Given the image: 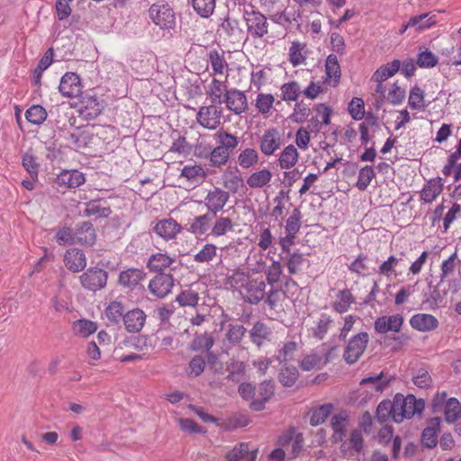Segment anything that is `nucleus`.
I'll use <instances>...</instances> for the list:
<instances>
[{"mask_svg": "<svg viewBox=\"0 0 461 461\" xmlns=\"http://www.w3.org/2000/svg\"><path fill=\"white\" fill-rule=\"evenodd\" d=\"M281 98L285 102L296 101L303 93L297 81L285 83L280 87Z\"/></svg>", "mask_w": 461, "mask_h": 461, "instance_id": "09e8293b", "label": "nucleus"}, {"mask_svg": "<svg viewBox=\"0 0 461 461\" xmlns=\"http://www.w3.org/2000/svg\"><path fill=\"white\" fill-rule=\"evenodd\" d=\"M194 11L201 18H209L214 13L216 0H188Z\"/></svg>", "mask_w": 461, "mask_h": 461, "instance_id": "58836bf2", "label": "nucleus"}, {"mask_svg": "<svg viewBox=\"0 0 461 461\" xmlns=\"http://www.w3.org/2000/svg\"><path fill=\"white\" fill-rule=\"evenodd\" d=\"M297 349V343L294 340H287L279 348L276 354V359L279 363H285L294 357V354Z\"/></svg>", "mask_w": 461, "mask_h": 461, "instance_id": "bf43d9fd", "label": "nucleus"}, {"mask_svg": "<svg viewBox=\"0 0 461 461\" xmlns=\"http://www.w3.org/2000/svg\"><path fill=\"white\" fill-rule=\"evenodd\" d=\"M146 273L139 268H128L119 275L118 282L124 288L134 289L145 278Z\"/></svg>", "mask_w": 461, "mask_h": 461, "instance_id": "4be33fe9", "label": "nucleus"}, {"mask_svg": "<svg viewBox=\"0 0 461 461\" xmlns=\"http://www.w3.org/2000/svg\"><path fill=\"white\" fill-rule=\"evenodd\" d=\"M215 216L212 213L206 212L195 216L189 223L187 230L195 236H202L211 230L212 222Z\"/></svg>", "mask_w": 461, "mask_h": 461, "instance_id": "5701e85b", "label": "nucleus"}, {"mask_svg": "<svg viewBox=\"0 0 461 461\" xmlns=\"http://www.w3.org/2000/svg\"><path fill=\"white\" fill-rule=\"evenodd\" d=\"M299 158L297 149L290 144L279 155L278 165L282 169H290L296 165Z\"/></svg>", "mask_w": 461, "mask_h": 461, "instance_id": "72a5a7b5", "label": "nucleus"}, {"mask_svg": "<svg viewBox=\"0 0 461 461\" xmlns=\"http://www.w3.org/2000/svg\"><path fill=\"white\" fill-rule=\"evenodd\" d=\"M225 81L212 78L211 83L205 87V92L212 104H221L223 103L224 94L228 92Z\"/></svg>", "mask_w": 461, "mask_h": 461, "instance_id": "bb28decb", "label": "nucleus"}, {"mask_svg": "<svg viewBox=\"0 0 461 461\" xmlns=\"http://www.w3.org/2000/svg\"><path fill=\"white\" fill-rule=\"evenodd\" d=\"M272 173L267 168H263L261 170L256 171L252 173L247 178V185L250 188H261L267 185L272 179Z\"/></svg>", "mask_w": 461, "mask_h": 461, "instance_id": "a19ab883", "label": "nucleus"}, {"mask_svg": "<svg viewBox=\"0 0 461 461\" xmlns=\"http://www.w3.org/2000/svg\"><path fill=\"white\" fill-rule=\"evenodd\" d=\"M333 409L331 403H327L315 409L310 417V424L312 426H318L322 424L325 420L330 415Z\"/></svg>", "mask_w": 461, "mask_h": 461, "instance_id": "6e6d98bb", "label": "nucleus"}, {"mask_svg": "<svg viewBox=\"0 0 461 461\" xmlns=\"http://www.w3.org/2000/svg\"><path fill=\"white\" fill-rule=\"evenodd\" d=\"M408 104L412 110H421L427 106L424 104V91L420 86H414L411 87Z\"/></svg>", "mask_w": 461, "mask_h": 461, "instance_id": "13d9d810", "label": "nucleus"}, {"mask_svg": "<svg viewBox=\"0 0 461 461\" xmlns=\"http://www.w3.org/2000/svg\"><path fill=\"white\" fill-rule=\"evenodd\" d=\"M375 176V173L372 166L363 167L358 173L357 181L356 184L357 187L360 191H365Z\"/></svg>", "mask_w": 461, "mask_h": 461, "instance_id": "e2e57ef3", "label": "nucleus"}, {"mask_svg": "<svg viewBox=\"0 0 461 461\" xmlns=\"http://www.w3.org/2000/svg\"><path fill=\"white\" fill-rule=\"evenodd\" d=\"M182 227L172 218L158 221L154 231L166 240L174 239L180 232Z\"/></svg>", "mask_w": 461, "mask_h": 461, "instance_id": "b1692460", "label": "nucleus"}, {"mask_svg": "<svg viewBox=\"0 0 461 461\" xmlns=\"http://www.w3.org/2000/svg\"><path fill=\"white\" fill-rule=\"evenodd\" d=\"M275 393V383L272 380H266L259 384L258 397L253 400L249 408L252 411H259L265 409L266 403L271 399Z\"/></svg>", "mask_w": 461, "mask_h": 461, "instance_id": "f3484780", "label": "nucleus"}, {"mask_svg": "<svg viewBox=\"0 0 461 461\" xmlns=\"http://www.w3.org/2000/svg\"><path fill=\"white\" fill-rule=\"evenodd\" d=\"M64 263L70 271L79 272L86 267V258L82 250L70 249L65 253Z\"/></svg>", "mask_w": 461, "mask_h": 461, "instance_id": "412c9836", "label": "nucleus"}, {"mask_svg": "<svg viewBox=\"0 0 461 461\" xmlns=\"http://www.w3.org/2000/svg\"><path fill=\"white\" fill-rule=\"evenodd\" d=\"M369 341V335L361 331L351 337L344 349L343 359L348 365H354L363 356Z\"/></svg>", "mask_w": 461, "mask_h": 461, "instance_id": "7ed1b4c3", "label": "nucleus"}, {"mask_svg": "<svg viewBox=\"0 0 461 461\" xmlns=\"http://www.w3.org/2000/svg\"><path fill=\"white\" fill-rule=\"evenodd\" d=\"M216 104H212L199 108L195 120L203 128L213 131L220 126L222 117V108Z\"/></svg>", "mask_w": 461, "mask_h": 461, "instance_id": "39448f33", "label": "nucleus"}, {"mask_svg": "<svg viewBox=\"0 0 461 461\" xmlns=\"http://www.w3.org/2000/svg\"><path fill=\"white\" fill-rule=\"evenodd\" d=\"M348 424V416L346 411H340L331 418L330 427L333 431L332 439L335 443L343 441L346 438Z\"/></svg>", "mask_w": 461, "mask_h": 461, "instance_id": "aec40b11", "label": "nucleus"}, {"mask_svg": "<svg viewBox=\"0 0 461 461\" xmlns=\"http://www.w3.org/2000/svg\"><path fill=\"white\" fill-rule=\"evenodd\" d=\"M436 23V15L430 13H425L410 18L407 26H412L416 31H423L429 29Z\"/></svg>", "mask_w": 461, "mask_h": 461, "instance_id": "37998d69", "label": "nucleus"}, {"mask_svg": "<svg viewBox=\"0 0 461 461\" xmlns=\"http://www.w3.org/2000/svg\"><path fill=\"white\" fill-rule=\"evenodd\" d=\"M355 302L356 300L351 291L345 288L338 292L336 300L332 303V309L336 312L342 314L347 312Z\"/></svg>", "mask_w": 461, "mask_h": 461, "instance_id": "c756f323", "label": "nucleus"}, {"mask_svg": "<svg viewBox=\"0 0 461 461\" xmlns=\"http://www.w3.org/2000/svg\"><path fill=\"white\" fill-rule=\"evenodd\" d=\"M208 64L212 69V75H223L224 71H228V63L224 58V52L212 50L208 53Z\"/></svg>", "mask_w": 461, "mask_h": 461, "instance_id": "2f4dec72", "label": "nucleus"}, {"mask_svg": "<svg viewBox=\"0 0 461 461\" xmlns=\"http://www.w3.org/2000/svg\"><path fill=\"white\" fill-rule=\"evenodd\" d=\"M326 76L328 78L334 79V86L339 82L340 78V66L339 64V60L337 57L333 54H330L327 57L326 64H325Z\"/></svg>", "mask_w": 461, "mask_h": 461, "instance_id": "4d7b16f0", "label": "nucleus"}, {"mask_svg": "<svg viewBox=\"0 0 461 461\" xmlns=\"http://www.w3.org/2000/svg\"><path fill=\"white\" fill-rule=\"evenodd\" d=\"M146 319L147 315L143 310L134 308L125 312L122 321L129 333H138L143 329Z\"/></svg>", "mask_w": 461, "mask_h": 461, "instance_id": "4468645a", "label": "nucleus"}, {"mask_svg": "<svg viewBox=\"0 0 461 461\" xmlns=\"http://www.w3.org/2000/svg\"><path fill=\"white\" fill-rule=\"evenodd\" d=\"M401 68V62L394 59L385 65L381 66L373 75L372 79L375 82H384L394 76Z\"/></svg>", "mask_w": 461, "mask_h": 461, "instance_id": "e433bc0d", "label": "nucleus"}, {"mask_svg": "<svg viewBox=\"0 0 461 461\" xmlns=\"http://www.w3.org/2000/svg\"><path fill=\"white\" fill-rule=\"evenodd\" d=\"M443 191L440 177L432 178L427 182L420 192V199L426 203H431Z\"/></svg>", "mask_w": 461, "mask_h": 461, "instance_id": "a878e982", "label": "nucleus"}, {"mask_svg": "<svg viewBox=\"0 0 461 461\" xmlns=\"http://www.w3.org/2000/svg\"><path fill=\"white\" fill-rule=\"evenodd\" d=\"M302 213L298 208H294L285 222V232L296 236L301 228Z\"/></svg>", "mask_w": 461, "mask_h": 461, "instance_id": "774afa93", "label": "nucleus"}, {"mask_svg": "<svg viewBox=\"0 0 461 461\" xmlns=\"http://www.w3.org/2000/svg\"><path fill=\"white\" fill-rule=\"evenodd\" d=\"M22 164L31 178L37 180L40 165L37 162V158L32 151H27L23 155Z\"/></svg>", "mask_w": 461, "mask_h": 461, "instance_id": "864d4df0", "label": "nucleus"}, {"mask_svg": "<svg viewBox=\"0 0 461 461\" xmlns=\"http://www.w3.org/2000/svg\"><path fill=\"white\" fill-rule=\"evenodd\" d=\"M249 35L252 38H263L268 32L267 17L258 11H245L243 14Z\"/></svg>", "mask_w": 461, "mask_h": 461, "instance_id": "423d86ee", "label": "nucleus"}, {"mask_svg": "<svg viewBox=\"0 0 461 461\" xmlns=\"http://www.w3.org/2000/svg\"><path fill=\"white\" fill-rule=\"evenodd\" d=\"M457 253L454 252L449 256V258L444 260L440 266V275H439V283H444L448 277H450L454 273H456L457 267Z\"/></svg>", "mask_w": 461, "mask_h": 461, "instance_id": "8fccbe9b", "label": "nucleus"}, {"mask_svg": "<svg viewBox=\"0 0 461 461\" xmlns=\"http://www.w3.org/2000/svg\"><path fill=\"white\" fill-rule=\"evenodd\" d=\"M124 312L125 308L122 303L113 301L105 308L104 313L110 323L117 325L123 321Z\"/></svg>", "mask_w": 461, "mask_h": 461, "instance_id": "ea45409f", "label": "nucleus"}, {"mask_svg": "<svg viewBox=\"0 0 461 461\" xmlns=\"http://www.w3.org/2000/svg\"><path fill=\"white\" fill-rule=\"evenodd\" d=\"M249 335L250 341L258 348H261L272 341L274 333L267 324L257 321L249 331Z\"/></svg>", "mask_w": 461, "mask_h": 461, "instance_id": "ddd939ff", "label": "nucleus"}, {"mask_svg": "<svg viewBox=\"0 0 461 461\" xmlns=\"http://www.w3.org/2000/svg\"><path fill=\"white\" fill-rule=\"evenodd\" d=\"M152 22L161 30H170L176 25L175 13L167 4H154L149 9Z\"/></svg>", "mask_w": 461, "mask_h": 461, "instance_id": "20e7f679", "label": "nucleus"}, {"mask_svg": "<svg viewBox=\"0 0 461 461\" xmlns=\"http://www.w3.org/2000/svg\"><path fill=\"white\" fill-rule=\"evenodd\" d=\"M333 322L331 317L326 313H322L318 320L316 326L312 329V334L315 338L322 339L327 334L330 324Z\"/></svg>", "mask_w": 461, "mask_h": 461, "instance_id": "338daca9", "label": "nucleus"}, {"mask_svg": "<svg viewBox=\"0 0 461 461\" xmlns=\"http://www.w3.org/2000/svg\"><path fill=\"white\" fill-rule=\"evenodd\" d=\"M174 261L175 260L167 254L160 252L155 253L149 258L147 267L152 272H161L165 268L169 267Z\"/></svg>", "mask_w": 461, "mask_h": 461, "instance_id": "f704fd0d", "label": "nucleus"}, {"mask_svg": "<svg viewBox=\"0 0 461 461\" xmlns=\"http://www.w3.org/2000/svg\"><path fill=\"white\" fill-rule=\"evenodd\" d=\"M213 220L214 223L211 226L209 235L214 238L224 236L234 229V222L229 216H218V214H216Z\"/></svg>", "mask_w": 461, "mask_h": 461, "instance_id": "c85d7f7f", "label": "nucleus"}, {"mask_svg": "<svg viewBox=\"0 0 461 461\" xmlns=\"http://www.w3.org/2000/svg\"><path fill=\"white\" fill-rule=\"evenodd\" d=\"M97 330L95 322L88 320H78L73 323L74 332L83 338H86L91 334L95 333Z\"/></svg>", "mask_w": 461, "mask_h": 461, "instance_id": "5fc2aeb1", "label": "nucleus"}, {"mask_svg": "<svg viewBox=\"0 0 461 461\" xmlns=\"http://www.w3.org/2000/svg\"><path fill=\"white\" fill-rule=\"evenodd\" d=\"M227 284L239 291L246 303L258 304L266 297L267 285L262 277H253L243 271H235L227 277Z\"/></svg>", "mask_w": 461, "mask_h": 461, "instance_id": "f257e3e1", "label": "nucleus"}, {"mask_svg": "<svg viewBox=\"0 0 461 461\" xmlns=\"http://www.w3.org/2000/svg\"><path fill=\"white\" fill-rule=\"evenodd\" d=\"M403 324V318L401 314L382 316L375 321L374 328L377 333L385 334L389 331L399 332Z\"/></svg>", "mask_w": 461, "mask_h": 461, "instance_id": "dca6fc26", "label": "nucleus"}, {"mask_svg": "<svg viewBox=\"0 0 461 461\" xmlns=\"http://www.w3.org/2000/svg\"><path fill=\"white\" fill-rule=\"evenodd\" d=\"M402 261V258L391 255L379 266L377 273L386 277H390L392 276H397L396 268Z\"/></svg>", "mask_w": 461, "mask_h": 461, "instance_id": "de8ad7c7", "label": "nucleus"}, {"mask_svg": "<svg viewBox=\"0 0 461 461\" xmlns=\"http://www.w3.org/2000/svg\"><path fill=\"white\" fill-rule=\"evenodd\" d=\"M205 176L203 168L199 165H187L181 170L179 178H185L192 185H197L203 181Z\"/></svg>", "mask_w": 461, "mask_h": 461, "instance_id": "c9c22d12", "label": "nucleus"}, {"mask_svg": "<svg viewBox=\"0 0 461 461\" xmlns=\"http://www.w3.org/2000/svg\"><path fill=\"white\" fill-rule=\"evenodd\" d=\"M210 153L211 156L209 158V164L214 167H221V166H224L228 162L230 156L229 151H226L218 146L212 149V152Z\"/></svg>", "mask_w": 461, "mask_h": 461, "instance_id": "680f3d73", "label": "nucleus"}, {"mask_svg": "<svg viewBox=\"0 0 461 461\" xmlns=\"http://www.w3.org/2000/svg\"><path fill=\"white\" fill-rule=\"evenodd\" d=\"M259 159L258 153L252 148L243 149L238 156L239 165L245 169L254 167Z\"/></svg>", "mask_w": 461, "mask_h": 461, "instance_id": "603ef678", "label": "nucleus"}, {"mask_svg": "<svg viewBox=\"0 0 461 461\" xmlns=\"http://www.w3.org/2000/svg\"><path fill=\"white\" fill-rule=\"evenodd\" d=\"M306 60V45L294 41L289 49V61L293 67L303 64Z\"/></svg>", "mask_w": 461, "mask_h": 461, "instance_id": "a18cd8bd", "label": "nucleus"}, {"mask_svg": "<svg viewBox=\"0 0 461 461\" xmlns=\"http://www.w3.org/2000/svg\"><path fill=\"white\" fill-rule=\"evenodd\" d=\"M247 366L243 361L230 359L226 364L227 379L240 383L245 379Z\"/></svg>", "mask_w": 461, "mask_h": 461, "instance_id": "7c9ffc66", "label": "nucleus"}, {"mask_svg": "<svg viewBox=\"0 0 461 461\" xmlns=\"http://www.w3.org/2000/svg\"><path fill=\"white\" fill-rule=\"evenodd\" d=\"M394 416H396L395 399L393 402L384 400L378 404L375 418L380 423L386 422L390 419L394 421Z\"/></svg>", "mask_w": 461, "mask_h": 461, "instance_id": "4c0bfd02", "label": "nucleus"}, {"mask_svg": "<svg viewBox=\"0 0 461 461\" xmlns=\"http://www.w3.org/2000/svg\"><path fill=\"white\" fill-rule=\"evenodd\" d=\"M47 115L46 109L40 104L31 106L25 113L26 120L34 125L42 124L46 121Z\"/></svg>", "mask_w": 461, "mask_h": 461, "instance_id": "3c124183", "label": "nucleus"}, {"mask_svg": "<svg viewBox=\"0 0 461 461\" xmlns=\"http://www.w3.org/2000/svg\"><path fill=\"white\" fill-rule=\"evenodd\" d=\"M396 416L394 422L400 423L404 419H411L415 414L423 411L425 404L423 400H417L414 395L409 394L404 397L402 394H396L395 397Z\"/></svg>", "mask_w": 461, "mask_h": 461, "instance_id": "f03ea898", "label": "nucleus"}, {"mask_svg": "<svg viewBox=\"0 0 461 461\" xmlns=\"http://www.w3.org/2000/svg\"><path fill=\"white\" fill-rule=\"evenodd\" d=\"M444 417L447 423H454L461 418L460 402L456 398H449L444 408Z\"/></svg>", "mask_w": 461, "mask_h": 461, "instance_id": "49530a36", "label": "nucleus"}, {"mask_svg": "<svg viewBox=\"0 0 461 461\" xmlns=\"http://www.w3.org/2000/svg\"><path fill=\"white\" fill-rule=\"evenodd\" d=\"M339 442L341 443L340 451L345 456L351 457L359 454L364 447V438L361 429H353L348 438H344L343 441Z\"/></svg>", "mask_w": 461, "mask_h": 461, "instance_id": "f8f14e48", "label": "nucleus"}, {"mask_svg": "<svg viewBox=\"0 0 461 461\" xmlns=\"http://www.w3.org/2000/svg\"><path fill=\"white\" fill-rule=\"evenodd\" d=\"M77 243L92 246L95 243L96 234L90 221H84L76 230Z\"/></svg>", "mask_w": 461, "mask_h": 461, "instance_id": "cd10ccee", "label": "nucleus"}, {"mask_svg": "<svg viewBox=\"0 0 461 461\" xmlns=\"http://www.w3.org/2000/svg\"><path fill=\"white\" fill-rule=\"evenodd\" d=\"M299 375V372L295 366H285L281 369L279 373V382L286 387H291L294 384Z\"/></svg>", "mask_w": 461, "mask_h": 461, "instance_id": "69168bd1", "label": "nucleus"}, {"mask_svg": "<svg viewBox=\"0 0 461 461\" xmlns=\"http://www.w3.org/2000/svg\"><path fill=\"white\" fill-rule=\"evenodd\" d=\"M316 115L312 116L309 121L311 131L318 133L322 125L330 123L331 110L324 104H319L314 108Z\"/></svg>", "mask_w": 461, "mask_h": 461, "instance_id": "a211bd4d", "label": "nucleus"}, {"mask_svg": "<svg viewBox=\"0 0 461 461\" xmlns=\"http://www.w3.org/2000/svg\"><path fill=\"white\" fill-rule=\"evenodd\" d=\"M246 330L242 324L230 323L226 328L225 339L230 345L238 346L245 336Z\"/></svg>", "mask_w": 461, "mask_h": 461, "instance_id": "c03bdc74", "label": "nucleus"}, {"mask_svg": "<svg viewBox=\"0 0 461 461\" xmlns=\"http://www.w3.org/2000/svg\"><path fill=\"white\" fill-rule=\"evenodd\" d=\"M223 103L229 111L240 115L248 110V98L244 92L237 88H230L224 94Z\"/></svg>", "mask_w": 461, "mask_h": 461, "instance_id": "9d476101", "label": "nucleus"}, {"mask_svg": "<svg viewBox=\"0 0 461 461\" xmlns=\"http://www.w3.org/2000/svg\"><path fill=\"white\" fill-rule=\"evenodd\" d=\"M411 326L419 331H429L438 326L437 318L429 313H418L410 320Z\"/></svg>", "mask_w": 461, "mask_h": 461, "instance_id": "393cba45", "label": "nucleus"}, {"mask_svg": "<svg viewBox=\"0 0 461 461\" xmlns=\"http://www.w3.org/2000/svg\"><path fill=\"white\" fill-rule=\"evenodd\" d=\"M229 199V192L221 187L214 186L207 192L204 199L200 203H203L204 207L207 209V212L216 217V214L223 210Z\"/></svg>", "mask_w": 461, "mask_h": 461, "instance_id": "0eeeda50", "label": "nucleus"}, {"mask_svg": "<svg viewBox=\"0 0 461 461\" xmlns=\"http://www.w3.org/2000/svg\"><path fill=\"white\" fill-rule=\"evenodd\" d=\"M213 139L217 142V146L231 153L239 145V138L232 135L231 133L219 130L213 134Z\"/></svg>", "mask_w": 461, "mask_h": 461, "instance_id": "473e14b6", "label": "nucleus"}, {"mask_svg": "<svg viewBox=\"0 0 461 461\" xmlns=\"http://www.w3.org/2000/svg\"><path fill=\"white\" fill-rule=\"evenodd\" d=\"M57 185L67 188H76L86 182L85 175L78 170H63L56 178Z\"/></svg>", "mask_w": 461, "mask_h": 461, "instance_id": "6ab92c4d", "label": "nucleus"}, {"mask_svg": "<svg viewBox=\"0 0 461 461\" xmlns=\"http://www.w3.org/2000/svg\"><path fill=\"white\" fill-rule=\"evenodd\" d=\"M80 282L85 288L97 291L106 285L107 273L99 267H90L80 276Z\"/></svg>", "mask_w": 461, "mask_h": 461, "instance_id": "1a4fd4ad", "label": "nucleus"}, {"mask_svg": "<svg viewBox=\"0 0 461 461\" xmlns=\"http://www.w3.org/2000/svg\"><path fill=\"white\" fill-rule=\"evenodd\" d=\"M173 286L174 279L172 275L158 273L150 279L148 289L152 295L158 298H165L171 293Z\"/></svg>", "mask_w": 461, "mask_h": 461, "instance_id": "6e6552de", "label": "nucleus"}, {"mask_svg": "<svg viewBox=\"0 0 461 461\" xmlns=\"http://www.w3.org/2000/svg\"><path fill=\"white\" fill-rule=\"evenodd\" d=\"M60 94L66 97H77L81 93V83L78 75L73 72L66 73L59 86Z\"/></svg>", "mask_w": 461, "mask_h": 461, "instance_id": "2eb2a0df", "label": "nucleus"}, {"mask_svg": "<svg viewBox=\"0 0 461 461\" xmlns=\"http://www.w3.org/2000/svg\"><path fill=\"white\" fill-rule=\"evenodd\" d=\"M255 102V106L258 111L262 114H267L270 113L273 108L275 97L271 94L259 93Z\"/></svg>", "mask_w": 461, "mask_h": 461, "instance_id": "0e129e2a", "label": "nucleus"}, {"mask_svg": "<svg viewBox=\"0 0 461 461\" xmlns=\"http://www.w3.org/2000/svg\"><path fill=\"white\" fill-rule=\"evenodd\" d=\"M282 145V136L276 128L265 131L260 138L259 147L261 152L266 156L273 155Z\"/></svg>", "mask_w": 461, "mask_h": 461, "instance_id": "9b49d317", "label": "nucleus"}, {"mask_svg": "<svg viewBox=\"0 0 461 461\" xmlns=\"http://www.w3.org/2000/svg\"><path fill=\"white\" fill-rule=\"evenodd\" d=\"M112 213L110 207L101 206L96 201H91L86 204L84 214L87 217L95 216L106 218Z\"/></svg>", "mask_w": 461, "mask_h": 461, "instance_id": "052dcab7", "label": "nucleus"}, {"mask_svg": "<svg viewBox=\"0 0 461 461\" xmlns=\"http://www.w3.org/2000/svg\"><path fill=\"white\" fill-rule=\"evenodd\" d=\"M392 377H385L384 373L373 376H367L361 380L360 385H369L371 391L382 392L390 384Z\"/></svg>", "mask_w": 461, "mask_h": 461, "instance_id": "79ce46f5", "label": "nucleus"}]
</instances>
